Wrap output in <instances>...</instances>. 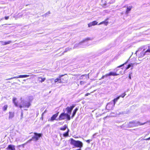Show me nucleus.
<instances>
[{
	"mask_svg": "<svg viewBox=\"0 0 150 150\" xmlns=\"http://www.w3.org/2000/svg\"><path fill=\"white\" fill-rule=\"evenodd\" d=\"M59 112L54 115L51 117L50 120L49 119V120L51 121H53L54 120H55L56 118L57 117L58 115Z\"/></svg>",
	"mask_w": 150,
	"mask_h": 150,
	"instance_id": "obj_10",
	"label": "nucleus"
},
{
	"mask_svg": "<svg viewBox=\"0 0 150 150\" xmlns=\"http://www.w3.org/2000/svg\"><path fill=\"white\" fill-rule=\"evenodd\" d=\"M132 8V6L127 7L126 11V13H129V12L131 10Z\"/></svg>",
	"mask_w": 150,
	"mask_h": 150,
	"instance_id": "obj_18",
	"label": "nucleus"
},
{
	"mask_svg": "<svg viewBox=\"0 0 150 150\" xmlns=\"http://www.w3.org/2000/svg\"><path fill=\"white\" fill-rule=\"evenodd\" d=\"M96 133H95L94 134L93 136V137H94V136H96Z\"/></svg>",
	"mask_w": 150,
	"mask_h": 150,
	"instance_id": "obj_43",
	"label": "nucleus"
},
{
	"mask_svg": "<svg viewBox=\"0 0 150 150\" xmlns=\"http://www.w3.org/2000/svg\"><path fill=\"white\" fill-rule=\"evenodd\" d=\"M125 95H124V94H122L121 95L118 96L117 98L114 99L113 100L114 105H115L116 102L117 101V100L119 99V98L120 97H122V98L124 97V96H125Z\"/></svg>",
	"mask_w": 150,
	"mask_h": 150,
	"instance_id": "obj_9",
	"label": "nucleus"
},
{
	"mask_svg": "<svg viewBox=\"0 0 150 150\" xmlns=\"http://www.w3.org/2000/svg\"><path fill=\"white\" fill-rule=\"evenodd\" d=\"M98 22L96 21H92L88 24V27H90L92 26H94L97 25Z\"/></svg>",
	"mask_w": 150,
	"mask_h": 150,
	"instance_id": "obj_6",
	"label": "nucleus"
},
{
	"mask_svg": "<svg viewBox=\"0 0 150 150\" xmlns=\"http://www.w3.org/2000/svg\"><path fill=\"white\" fill-rule=\"evenodd\" d=\"M109 18H106L105 21H103L102 22H101L100 23H99L98 25H99L101 24H104L106 26L108 25V22L107 21L108 20Z\"/></svg>",
	"mask_w": 150,
	"mask_h": 150,
	"instance_id": "obj_8",
	"label": "nucleus"
},
{
	"mask_svg": "<svg viewBox=\"0 0 150 150\" xmlns=\"http://www.w3.org/2000/svg\"><path fill=\"white\" fill-rule=\"evenodd\" d=\"M33 140V138L30 139V140H29L28 141V142H27V143H28L30 142H31V141H32V140Z\"/></svg>",
	"mask_w": 150,
	"mask_h": 150,
	"instance_id": "obj_34",
	"label": "nucleus"
},
{
	"mask_svg": "<svg viewBox=\"0 0 150 150\" xmlns=\"http://www.w3.org/2000/svg\"><path fill=\"white\" fill-rule=\"evenodd\" d=\"M67 113H62L61 114L59 117V120H64L67 117Z\"/></svg>",
	"mask_w": 150,
	"mask_h": 150,
	"instance_id": "obj_5",
	"label": "nucleus"
},
{
	"mask_svg": "<svg viewBox=\"0 0 150 150\" xmlns=\"http://www.w3.org/2000/svg\"><path fill=\"white\" fill-rule=\"evenodd\" d=\"M145 52V53H146L147 52L150 53V50L149 49V48H148V49Z\"/></svg>",
	"mask_w": 150,
	"mask_h": 150,
	"instance_id": "obj_32",
	"label": "nucleus"
},
{
	"mask_svg": "<svg viewBox=\"0 0 150 150\" xmlns=\"http://www.w3.org/2000/svg\"><path fill=\"white\" fill-rule=\"evenodd\" d=\"M146 54L145 52H144L142 51L140 52V54L138 55V58L139 59L143 57Z\"/></svg>",
	"mask_w": 150,
	"mask_h": 150,
	"instance_id": "obj_11",
	"label": "nucleus"
},
{
	"mask_svg": "<svg viewBox=\"0 0 150 150\" xmlns=\"http://www.w3.org/2000/svg\"><path fill=\"white\" fill-rule=\"evenodd\" d=\"M150 140V137L148 138H147V139H142L141 140Z\"/></svg>",
	"mask_w": 150,
	"mask_h": 150,
	"instance_id": "obj_29",
	"label": "nucleus"
},
{
	"mask_svg": "<svg viewBox=\"0 0 150 150\" xmlns=\"http://www.w3.org/2000/svg\"><path fill=\"white\" fill-rule=\"evenodd\" d=\"M29 75H20L18 76L17 78H23L27 77L29 76Z\"/></svg>",
	"mask_w": 150,
	"mask_h": 150,
	"instance_id": "obj_17",
	"label": "nucleus"
},
{
	"mask_svg": "<svg viewBox=\"0 0 150 150\" xmlns=\"http://www.w3.org/2000/svg\"><path fill=\"white\" fill-rule=\"evenodd\" d=\"M16 78V77H13L12 78Z\"/></svg>",
	"mask_w": 150,
	"mask_h": 150,
	"instance_id": "obj_48",
	"label": "nucleus"
},
{
	"mask_svg": "<svg viewBox=\"0 0 150 150\" xmlns=\"http://www.w3.org/2000/svg\"><path fill=\"white\" fill-rule=\"evenodd\" d=\"M66 110L67 111V113L69 114L71 113L72 110H71L70 107H67L66 108Z\"/></svg>",
	"mask_w": 150,
	"mask_h": 150,
	"instance_id": "obj_16",
	"label": "nucleus"
},
{
	"mask_svg": "<svg viewBox=\"0 0 150 150\" xmlns=\"http://www.w3.org/2000/svg\"><path fill=\"white\" fill-rule=\"evenodd\" d=\"M75 106V105H72L70 107L71 108V110H72L73 108Z\"/></svg>",
	"mask_w": 150,
	"mask_h": 150,
	"instance_id": "obj_33",
	"label": "nucleus"
},
{
	"mask_svg": "<svg viewBox=\"0 0 150 150\" xmlns=\"http://www.w3.org/2000/svg\"><path fill=\"white\" fill-rule=\"evenodd\" d=\"M148 48L150 50V46L148 47Z\"/></svg>",
	"mask_w": 150,
	"mask_h": 150,
	"instance_id": "obj_44",
	"label": "nucleus"
},
{
	"mask_svg": "<svg viewBox=\"0 0 150 150\" xmlns=\"http://www.w3.org/2000/svg\"><path fill=\"white\" fill-rule=\"evenodd\" d=\"M66 117L67 118V120H70V117L69 115L68 114H67V117Z\"/></svg>",
	"mask_w": 150,
	"mask_h": 150,
	"instance_id": "obj_27",
	"label": "nucleus"
},
{
	"mask_svg": "<svg viewBox=\"0 0 150 150\" xmlns=\"http://www.w3.org/2000/svg\"><path fill=\"white\" fill-rule=\"evenodd\" d=\"M1 42L2 43V45H7L9 44H10V43L11 42V41H8L7 42H4L3 41Z\"/></svg>",
	"mask_w": 150,
	"mask_h": 150,
	"instance_id": "obj_14",
	"label": "nucleus"
},
{
	"mask_svg": "<svg viewBox=\"0 0 150 150\" xmlns=\"http://www.w3.org/2000/svg\"><path fill=\"white\" fill-rule=\"evenodd\" d=\"M86 80L82 81H80V84L81 85H83L84 84H85L86 83Z\"/></svg>",
	"mask_w": 150,
	"mask_h": 150,
	"instance_id": "obj_22",
	"label": "nucleus"
},
{
	"mask_svg": "<svg viewBox=\"0 0 150 150\" xmlns=\"http://www.w3.org/2000/svg\"><path fill=\"white\" fill-rule=\"evenodd\" d=\"M139 52V50H137L136 51V52H135V54L137 55V53Z\"/></svg>",
	"mask_w": 150,
	"mask_h": 150,
	"instance_id": "obj_42",
	"label": "nucleus"
},
{
	"mask_svg": "<svg viewBox=\"0 0 150 150\" xmlns=\"http://www.w3.org/2000/svg\"><path fill=\"white\" fill-rule=\"evenodd\" d=\"M67 128V126L66 125H64V126L63 127L61 128L60 129L62 130H65L66 129V128Z\"/></svg>",
	"mask_w": 150,
	"mask_h": 150,
	"instance_id": "obj_24",
	"label": "nucleus"
},
{
	"mask_svg": "<svg viewBox=\"0 0 150 150\" xmlns=\"http://www.w3.org/2000/svg\"><path fill=\"white\" fill-rule=\"evenodd\" d=\"M76 112H74V111L73 112L72 115V117H71L72 118L74 116H75V115L76 114Z\"/></svg>",
	"mask_w": 150,
	"mask_h": 150,
	"instance_id": "obj_30",
	"label": "nucleus"
},
{
	"mask_svg": "<svg viewBox=\"0 0 150 150\" xmlns=\"http://www.w3.org/2000/svg\"><path fill=\"white\" fill-rule=\"evenodd\" d=\"M16 98H13V102L14 104V105H15V106L16 107H18V103H16Z\"/></svg>",
	"mask_w": 150,
	"mask_h": 150,
	"instance_id": "obj_19",
	"label": "nucleus"
},
{
	"mask_svg": "<svg viewBox=\"0 0 150 150\" xmlns=\"http://www.w3.org/2000/svg\"><path fill=\"white\" fill-rule=\"evenodd\" d=\"M78 109L77 108H76L74 111V112L76 113L77 111L78 110Z\"/></svg>",
	"mask_w": 150,
	"mask_h": 150,
	"instance_id": "obj_36",
	"label": "nucleus"
},
{
	"mask_svg": "<svg viewBox=\"0 0 150 150\" xmlns=\"http://www.w3.org/2000/svg\"><path fill=\"white\" fill-rule=\"evenodd\" d=\"M69 129H68V130L67 132L64 133L63 134V136L64 137H67L69 136Z\"/></svg>",
	"mask_w": 150,
	"mask_h": 150,
	"instance_id": "obj_21",
	"label": "nucleus"
},
{
	"mask_svg": "<svg viewBox=\"0 0 150 150\" xmlns=\"http://www.w3.org/2000/svg\"><path fill=\"white\" fill-rule=\"evenodd\" d=\"M86 142L88 143H90V140H87L86 141Z\"/></svg>",
	"mask_w": 150,
	"mask_h": 150,
	"instance_id": "obj_41",
	"label": "nucleus"
},
{
	"mask_svg": "<svg viewBox=\"0 0 150 150\" xmlns=\"http://www.w3.org/2000/svg\"><path fill=\"white\" fill-rule=\"evenodd\" d=\"M4 18L6 20H8L9 18V17L8 16H5L4 17Z\"/></svg>",
	"mask_w": 150,
	"mask_h": 150,
	"instance_id": "obj_39",
	"label": "nucleus"
},
{
	"mask_svg": "<svg viewBox=\"0 0 150 150\" xmlns=\"http://www.w3.org/2000/svg\"><path fill=\"white\" fill-rule=\"evenodd\" d=\"M34 136L33 137V140L35 141H37L39 138L42 136V134L41 133H34Z\"/></svg>",
	"mask_w": 150,
	"mask_h": 150,
	"instance_id": "obj_4",
	"label": "nucleus"
},
{
	"mask_svg": "<svg viewBox=\"0 0 150 150\" xmlns=\"http://www.w3.org/2000/svg\"><path fill=\"white\" fill-rule=\"evenodd\" d=\"M146 123V122H144V123H142L138 121H133L131 122H129L128 124V126L129 127H137L139 125H144Z\"/></svg>",
	"mask_w": 150,
	"mask_h": 150,
	"instance_id": "obj_2",
	"label": "nucleus"
},
{
	"mask_svg": "<svg viewBox=\"0 0 150 150\" xmlns=\"http://www.w3.org/2000/svg\"><path fill=\"white\" fill-rule=\"evenodd\" d=\"M21 104L19 105V107L20 108L25 107L28 108L30 105V102L22 100V98H21Z\"/></svg>",
	"mask_w": 150,
	"mask_h": 150,
	"instance_id": "obj_3",
	"label": "nucleus"
},
{
	"mask_svg": "<svg viewBox=\"0 0 150 150\" xmlns=\"http://www.w3.org/2000/svg\"><path fill=\"white\" fill-rule=\"evenodd\" d=\"M123 66H124V64H121V65H120V66H118V67H118V68H120V67H122Z\"/></svg>",
	"mask_w": 150,
	"mask_h": 150,
	"instance_id": "obj_40",
	"label": "nucleus"
},
{
	"mask_svg": "<svg viewBox=\"0 0 150 150\" xmlns=\"http://www.w3.org/2000/svg\"><path fill=\"white\" fill-rule=\"evenodd\" d=\"M119 74H117L115 72H110L108 74H107L106 76H116L119 75Z\"/></svg>",
	"mask_w": 150,
	"mask_h": 150,
	"instance_id": "obj_7",
	"label": "nucleus"
},
{
	"mask_svg": "<svg viewBox=\"0 0 150 150\" xmlns=\"http://www.w3.org/2000/svg\"><path fill=\"white\" fill-rule=\"evenodd\" d=\"M8 107V106L7 105H4L3 107V111H6L7 110V108Z\"/></svg>",
	"mask_w": 150,
	"mask_h": 150,
	"instance_id": "obj_25",
	"label": "nucleus"
},
{
	"mask_svg": "<svg viewBox=\"0 0 150 150\" xmlns=\"http://www.w3.org/2000/svg\"><path fill=\"white\" fill-rule=\"evenodd\" d=\"M88 94H86L85 96H88Z\"/></svg>",
	"mask_w": 150,
	"mask_h": 150,
	"instance_id": "obj_45",
	"label": "nucleus"
},
{
	"mask_svg": "<svg viewBox=\"0 0 150 150\" xmlns=\"http://www.w3.org/2000/svg\"><path fill=\"white\" fill-rule=\"evenodd\" d=\"M78 109L77 108H76L74 111V112L76 113L77 111L78 110Z\"/></svg>",
	"mask_w": 150,
	"mask_h": 150,
	"instance_id": "obj_35",
	"label": "nucleus"
},
{
	"mask_svg": "<svg viewBox=\"0 0 150 150\" xmlns=\"http://www.w3.org/2000/svg\"><path fill=\"white\" fill-rule=\"evenodd\" d=\"M9 120L11 119L14 117V112H9Z\"/></svg>",
	"mask_w": 150,
	"mask_h": 150,
	"instance_id": "obj_12",
	"label": "nucleus"
},
{
	"mask_svg": "<svg viewBox=\"0 0 150 150\" xmlns=\"http://www.w3.org/2000/svg\"><path fill=\"white\" fill-rule=\"evenodd\" d=\"M128 60H127L125 63H124L123 64H124V65L125 64H126L128 63Z\"/></svg>",
	"mask_w": 150,
	"mask_h": 150,
	"instance_id": "obj_38",
	"label": "nucleus"
},
{
	"mask_svg": "<svg viewBox=\"0 0 150 150\" xmlns=\"http://www.w3.org/2000/svg\"><path fill=\"white\" fill-rule=\"evenodd\" d=\"M59 81V78H57L55 79L54 80L55 83Z\"/></svg>",
	"mask_w": 150,
	"mask_h": 150,
	"instance_id": "obj_31",
	"label": "nucleus"
},
{
	"mask_svg": "<svg viewBox=\"0 0 150 150\" xmlns=\"http://www.w3.org/2000/svg\"><path fill=\"white\" fill-rule=\"evenodd\" d=\"M22 115H23V112H22L21 113V116H22Z\"/></svg>",
	"mask_w": 150,
	"mask_h": 150,
	"instance_id": "obj_46",
	"label": "nucleus"
},
{
	"mask_svg": "<svg viewBox=\"0 0 150 150\" xmlns=\"http://www.w3.org/2000/svg\"><path fill=\"white\" fill-rule=\"evenodd\" d=\"M66 74H65V75H66ZM65 74H62V75H60L59 76V81L58 82L59 83H62V82L61 80V78Z\"/></svg>",
	"mask_w": 150,
	"mask_h": 150,
	"instance_id": "obj_20",
	"label": "nucleus"
},
{
	"mask_svg": "<svg viewBox=\"0 0 150 150\" xmlns=\"http://www.w3.org/2000/svg\"><path fill=\"white\" fill-rule=\"evenodd\" d=\"M133 64H134L133 63H131L130 64H129L127 65V67L126 68V69H129L131 67H133Z\"/></svg>",
	"mask_w": 150,
	"mask_h": 150,
	"instance_id": "obj_23",
	"label": "nucleus"
},
{
	"mask_svg": "<svg viewBox=\"0 0 150 150\" xmlns=\"http://www.w3.org/2000/svg\"><path fill=\"white\" fill-rule=\"evenodd\" d=\"M78 109L77 108H76L74 111V112L76 113L77 111L78 110Z\"/></svg>",
	"mask_w": 150,
	"mask_h": 150,
	"instance_id": "obj_37",
	"label": "nucleus"
},
{
	"mask_svg": "<svg viewBox=\"0 0 150 150\" xmlns=\"http://www.w3.org/2000/svg\"><path fill=\"white\" fill-rule=\"evenodd\" d=\"M39 78L41 79V80L40 81L41 83L44 81L46 79L45 78H42V77H40Z\"/></svg>",
	"mask_w": 150,
	"mask_h": 150,
	"instance_id": "obj_26",
	"label": "nucleus"
},
{
	"mask_svg": "<svg viewBox=\"0 0 150 150\" xmlns=\"http://www.w3.org/2000/svg\"><path fill=\"white\" fill-rule=\"evenodd\" d=\"M8 150H15V146L11 145H8Z\"/></svg>",
	"mask_w": 150,
	"mask_h": 150,
	"instance_id": "obj_13",
	"label": "nucleus"
},
{
	"mask_svg": "<svg viewBox=\"0 0 150 150\" xmlns=\"http://www.w3.org/2000/svg\"><path fill=\"white\" fill-rule=\"evenodd\" d=\"M85 76L87 79H88L89 78V73L87 74H85L82 75L81 76L80 79H83L82 77L83 76Z\"/></svg>",
	"mask_w": 150,
	"mask_h": 150,
	"instance_id": "obj_15",
	"label": "nucleus"
},
{
	"mask_svg": "<svg viewBox=\"0 0 150 150\" xmlns=\"http://www.w3.org/2000/svg\"><path fill=\"white\" fill-rule=\"evenodd\" d=\"M108 105H109V104H108L107 105V107L108 106Z\"/></svg>",
	"mask_w": 150,
	"mask_h": 150,
	"instance_id": "obj_47",
	"label": "nucleus"
},
{
	"mask_svg": "<svg viewBox=\"0 0 150 150\" xmlns=\"http://www.w3.org/2000/svg\"><path fill=\"white\" fill-rule=\"evenodd\" d=\"M70 144L74 146L80 148L83 146L82 143L79 141H76L72 138L70 139Z\"/></svg>",
	"mask_w": 150,
	"mask_h": 150,
	"instance_id": "obj_1",
	"label": "nucleus"
},
{
	"mask_svg": "<svg viewBox=\"0 0 150 150\" xmlns=\"http://www.w3.org/2000/svg\"><path fill=\"white\" fill-rule=\"evenodd\" d=\"M107 75V74H105V75H103L102 76V77H101V79H103L105 77H108V76H106Z\"/></svg>",
	"mask_w": 150,
	"mask_h": 150,
	"instance_id": "obj_28",
	"label": "nucleus"
}]
</instances>
